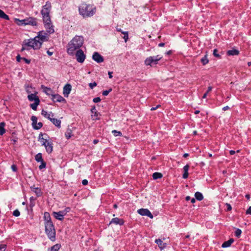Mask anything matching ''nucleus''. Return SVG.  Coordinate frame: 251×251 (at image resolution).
Wrapping results in <instances>:
<instances>
[{
  "instance_id": "3",
  "label": "nucleus",
  "mask_w": 251,
  "mask_h": 251,
  "mask_svg": "<svg viewBox=\"0 0 251 251\" xmlns=\"http://www.w3.org/2000/svg\"><path fill=\"white\" fill-rule=\"evenodd\" d=\"M79 13L83 18L93 16L96 12V7L91 4L82 3L78 8Z\"/></svg>"
},
{
  "instance_id": "37",
  "label": "nucleus",
  "mask_w": 251,
  "mask_h": 251,
  "mask_svg": "<svg viewBox=\"0 0 251 251\" xmlns=\"http://www.w3.org/2000/svg\"><path fill=\"white\" fill-rule=\"evenodd\" d=\"M162 175L160 173L155 172L152 175V177L154 179H157L158 178H160L162 177Z\"/></svg>"
},
{
  "instance_id": "48",
  "label": "nucleus",
  "mask_w": 251,
  "mask_h": 251,
  "mask_svg": "<svg viewBox=\"0 0 251 251\" xmlns=\"http://www.w3.org/2000/svg\"><path fill=\"white\" fill-rule=\"evenodd\" d=\"M6 245L4 244H0V251H4L5 250Z\"/></svg>"
},
{
  "instance_id": "38",
  "label": "nucleus",
  "mask_w": 251,
  "mask_h": 251,
  "mask_svg": "<svg viewBox=\"0 0 251 251\" xmlns=\"http://www.w3.org/2000/svg\"><path fill=\"white\" fill-rule=\"evenodd\" d=\"M25 88L27 93L30 94L32 92L31 89H32V87L29 84H26L25 85Z\"/></svg>"
},
{
  "instance_id": "18",
  "label": "nucleus",
  "mask_w": 251,
  "mask_h": 251,
  "mask_svg": "<svg viewBox=\"0 0 251 251\" xmlns=\"http://www.w3.org/2000/svg\"><path fill=\"white\" fill-rule=\"evenodd\" d=\"M28 100L30 101H36L37 100H40L39 97L36 95V94H30L27 96Z\"/></svg>"
},
{
  "instance_id": "59",
  "label": "nucleus",
  "mask_w": 251,
  "mask_h": 251,
  "mask_svg": "<svg viewBox=\"0 0 251 251\" xmlns=\"http://www.w3.org/2000/svg\"><path fill=\"white\" fill-rule=\"evenodd\" d=\"M229 109V106H225V107H224L223 108V110L224 111L227 110H228V109Z\"/></svg>"
},
{
  "instance_id": "58",
  "label": "nucleus",
  "mask_w": 251,
  "mask_h": 251,
  "mask_svg": "<svg viewBox=\"0 0 251 251\" xmlns=\"http://www.w3.org/2000/svg\"><path fill=\"white\" fill-rule=\"evenodd\" d=\"M212 89V87L211 86H209L208 87L207 90L206 92H207V93H208L209 92L211 91Z\"/></svg>"
},
{
  "instance_id": "61",
  "label": "nucleus",
  "mask_w": 251,
  "mask_h": 251,
  "mask_svg": "<svg viewBox=\"0 0 251 251\" xmlns=\"http://www.w3.org/2000/svg\"><path fill=\"white\" fill-rule=\"evenodd\" d=\"M47 53L49 56H51L53 54V52L50 51V50H47Z\"/></svg>"
},
{
  "instance_id": "12",
  "label": "nucleus",
  "mask_w": 251,
  "mask_h": 251,
  "mask_svg": "<svg viewBox=\"0 0 251 251\" xmlns=\"http://www.w3.org/2000/svg\"><path fill=\"white\" fill-rule=\"evenodd\" d=\"M42 146H44L46 151L49 154L52 152L53 151V144L51 141H48L46 143L44 142L42 143Z\"/></svg>"
},
{
  "instance_id": "56",
  "label": "nucleus",
  "mask_w": 251,
  "mask_h": 251,
  "mask_svg": "<svg viewBox=\"0 0 251 251\" xmlns=\"http://www.w3.org/2000/svg\"><path fill=\"white\" fill-rule=\"evenodd\" d=\"M91 112H92V113H94L95 112H97V109H96V107H95V106H93V107L92 108V109H91Z\"/></svg>"
},
{
  "instance_id": "4",
  "label": "nucleus",
  "mask_w": 251,
  "mask_h": 251,
  "mask_svg": "<svg viewBox=\"0 0 251 251\" xmlns=\"http://www.w3.org/2000/svg\"><path fill=\"white\" fill-rule=\"evenodd\" d=\"M45 232L48 237L51 241H55L56 239V232L53 223L45 224Z\"/></svg>"
},
{
  "instance_id": "23",
  "label": "nucleus",
  "mask_w": 251,
  "mask_h": 251,
  "mask_svg": "<svg viewBox=\"0 0 251 251\" xmlns=\"http://www.w3.org/2000/svg\"><path fill=\"white\" fill-rule=\"evenodd\" d=\"M50 121L58 128H60L61 121L60 120L51 118Z\"/></svg>"
},
{
  "instance_id": "16",
  "label": "nucleus",
  "mask_w": 251,
  "mask_h": 251,
  "mask_svg": "<svg viewBox=\"0 0 251 251\" xmlns=\"http://www.w3.org/2000/svg\"><path fill=\"white\" fill-rule=\"evenodd\" d=\"M110 224H114L115 225H123L124 224V221L122 219L118 218H114L112 219L110 222Z\"/></svg>"
},
{
  "instance_id": "33",
  "label": "nucleus",
  "mask_w": 251,
  "mask_h": 251,
  "mask_svg": "<svg viewBox=\"0 0 251 251\" xmlns=\"http://www.w3.org/2000/svg\"><path fill=\"white\" fill-rule=\"evenodd\" d=\"M65 135L66 138L67 139H70L73 136L72 130H71V129H70L69 128H67Z\"/></svg>"
},
{
  "instance_id": "27",
  "label": "nucleus",
  "mask_w": 251,
  "mask_h": 251,
  "mask_svg": "<svg viewBox=\"0 0 251 251\" xmlns=\"http://www.w3.org/2000/svg\"><path fill=\"white\" fill-rule=\"evenodd\" d=\"M117 31L119 32H121L122 33H123L124 36L123 37V38L125 40V41L126 42L128 39V33L127 31H123L121 28H117Z\"/></svg>"
},
{
  "instance_id": "40",
  "label": "nucleus",
  "mask_w": 251,
  "mask_h": 251,
  "mask_svg": "<svg viewBox=\"0 0 251 251\" xmlns=\"http://www.w3.org/2000/svg\"><path fill=\"white\" fill-rule=\"evenodd\" d=\"M241 233H242V230L239 228H237L235 232V235L237 237L239 238L241 236Z\"/></svg>"
},
{
  "instance_id": "17",
  "label": "nucleus",
  "mask_w": 251,
  "mask_h": 251,
  "mask_svg": "<svg viewBox=\"0 0 251 251\" xmlns=\"http://www.w3.org/2000/svg\"><path fill=\"white\" fill-rule=\"evenodd\" d=\"M44 220L45 221V225L49 223H52L50 214L48 212H45L44 214Z\"/></svg>"
},
{
  "instance_id": "15",
  "label": "nucleus",
  "mask_w": 251,
  "mask_h": 251,
  "mask_svg": "<svg viewBox=\"0 0 251 251\" xmlns=\"http://www.w3.org/2000/svg\"><path fill=\"white\" fill-rule=\"evenodd\" d=\"M52 215L55 219L60 221H62L64 219V216H65L62 211H59V212H53Z\"/></svg>"
},
{
  "instance_id": "9",
  "label": "nucleus",
  "mask_w": 251,
  "mask_h": 251,
  "mask_svg": "<svg viewBox=\"0 0 251 251\" xmlns=\"http://www.w3.org/2000/svg\"><path fill=\"white\" fill-rule=\"evenodd\" d=\"M138 214L142 216H146L152 219L153 216L150 211L148 209L141 208L137 210Z\"/></svg>"
},
{
  "instance_id": "6",
  "label": "nucleus",
  "mask_w": 251,
  "mask_h": 251,
  "mask_svg": "<svg viewBox=\"0 0 251 251\" xmlns=\"http://www.w3.org/2000/svg\"><path fill=\"white\" fill-rule=\"evenodd\" d=\"M162 58V56L160 55L156 56H150L147 57L145 61V64L146 66H150L153 67L158 64V62Z\"/></svg>"
},
{
  "instance_id": "45",
  "label": "nucleus",
  "mask_w": 251,
  "mask_h": 251,
  "mask_svg": "<svg viewBox=\"0 0 251 251\" xmlns=\"http://www.w3.org/2000/svg\"><path fill=\"white\" fill-rule=\"evenodd\" d=\"M13 215L15 217H18L20 215V212L18 209H16L13 211Z\"/></svg>"
},
{
  "instance_id": "54",
  "label": "nucleus",
  "mask_w": 251,
  "mask_h": 251,
  "mask_svg": "<svg viewBox=\"0 0 251 251\" xmlns=\"http://www.w3.org/2000/svg\"><path fill=\"white\" fill-rule=\"evenodd\" d=\"M227 211H230L232 209L231 206L230 204L226 203Z\"/></svg>"
},
{
  "instance_id": "7",
  "label": "nucleus",
  "mask_w": 251,
  "mask_h": 251,
  "mask_svg": "<svg viewBox=\"0 0 251 251\" xmlns=\"http://www.w3.org/2000/svg\"><path fill=\"white\" fill-rule=\"evenodd\" d=\"M75 57L78 62L82 63L86 58V55L82 50L79 49L75 53Z\"/></svg>"
},
{
  "instance_id": "34",
  "label": "nucleus",
  "mask_w": 251,
  "mask_h": 251,
  "mask_svg": "<svg viewBox=\"0 0 251 251\" xmlns=\"http://www.w3.org/2000/svg\"><path fill=\"white\" fill-rule=\"evenodd\" d=\"M36 198L31 197L29 199V206L31 208H32L35 205V201Z\"/></svg>"
},
{
  "instance_id": "57",
  "label": "nucleus",
  "mask_w": 251,
  "mask_h": 251,
  "mask_svg": "<svg viewBox=\"0 0 251 251\" xmlns=\"http://www.w3.org/2000/svg\"><path fill=\"white\" fill-rule=\"evenodd\" d=\"M24 20H19V21L21 23V24H19V25H26L25 22L23 21Z\"/></svg>"
},
{
  "instance_id": "46",
  "label": "nucleus",
  "mask_w": 251,
  "mask_h": 251,
  "mask_svg": "<svg viewBox=\"0 0 251 251\" xmlns=\"http://www.w3.org/2000/svg\"><path fill=\"white\" fill-rule=\"evenodd\" d=\"M70 208L69 207H66L64 210H62V212L63 213L64 215H66L68 212L70 211Z\"/></svg>"
},
{
  "instance_id": "2",
  "label": "nucleus",
  "mask_w": 251,
  "mask_h": 251,
  "mask_svg": "<svg viewBox=\"0 0 251 251\" xmlns=\"http://www.w3.org/2000/svg\"><path fill=\"white\" fill-rule=\"evenodd\" d=\"M83 44V38L81 36H75L68 44L67 52L70 55H73L75 50L79 48Z\"/></svg>"
},
{
  "instance_id": "19",
  "label": "nucleus",
  "mask_w": 251,
  "mask_h": 251,
  "mask_svg": "<svg viewBox=\"0 0 251 251\" xmlns=\"http://www.w3.org/2000/svg\"><path fill=\"white\" fill-rule=\"evenodd\" d=\"M31 189L33 192H34L36 194L38 197H40L42 194L41 190L39 188L35 187V186H33L32 187H31Z\"/></svg>"
},
{
  "instance_id": "30",
  "label": "nucleus",
  "mask_w": 251,
  "mask_h": 251,
  "mask_svg": "<svg viewBox=\"0 0 251 251\" xmlns=\"http://www.w3.org/2000/svg\"><path fill=\"white\" fill-rule=\"evenodd\" d=\"M195 197L196 199H197L198 201H201L203 200V196L202 194L199 192H197L195 194Z\"/></svg>"
},
{
  "instance_id": "28",
  "label": "nucleus",
  "mask_w": 251,
  "mask_h": 251,
  "mask_svg": "<svg viewBox=\"0 0 251 251\" xmlns=\"http://www.w3.org/2000/svg\"><path fill=\"white\" fill-rule=\"evenodd\" d=\"M60 248L61 245L59 244H56L50 248H49L48 251H58Z\"/></svg>"
},
{
  "instance_id": "36",
  "label": "nucleus",
  "mask_w": 251,
  "mask_h": 251,
  "mask_svg": "<svg viewBox=\"0 0 251 251\" xmlns=\"http://www.w3.org/2000/svg\"><path fill=\"white\" fill-rule=\"evenodd\" d=\"M5 123L1 122L0 123V135H2L5 132V130L4 129Z\"/></svg>"
},
{
  "instance_id": "8",
  "label": "nucleus",
  "mask_w": 251,
  "mask_h": 251,
  "mask_svg": "<svg viewBox=\"0 0 251 251\" xmlns=\"http://www.w3.org/2000/svg\"><path fill=\"white\" fill-rule=\"evenodd\" d=\"M37 118L35 116H32L31 120L32 121V126L34 129L38 130L43 126V123L39 122L37 123Z\"/></svg>"
},
{
  "instance_id": "41",
  "label": "nucleus",
  "mask_w": 251,
  "mask_h": 251,
  "mask_svg": "<svg viewBox=\"0 0 251 251\" xmlns=\"http://www.w3.org/2000/svg\"><path fill=\"white\" fill-rule=\"evenodd\" d=\"M44 91L48 95H51L52 90L50 88L45 87Z\"/></svg>"
},
{
  "instance_id": "39",
  "label": "nucleus",
  "mask_w": 251,
  "mask_h": 251,
  "mask_svg": "<svg viewBox=\"0 0 251 251\" xmlns=\"http://www.w3.org/2000/svg\"><path fill=\"white\" fill-rule=\"evenodd\" d=\"M112 133L115 136H121L122 135V133L121 131H119L116 130H112Z\"/></svg>"
},
{
  "instance_id": "60",
  "label": "nucleus",
  "mask_w": 251,
  "mask_h": 251,
  "mask_svg": "<svg viewBox=\"0 0 251 251\" xmlns=\"http://www.w3.org/2000/svg\"><path fill=\"white\" fill-rule=\"evenodd\" d=\"M235 151H233V150H230L229 151V153L230 155H233L235 153Z\"/></svg>"
},
{
  "instance_id": "31",
  "label": "nucleus",
  "mask_w": 251,
  "mask_h": 251,
  "mask_svg": "<svg viewBox=\"0 0 251 251\" xmlns=\"http://www.w3.org/2000/svg\"><path fill=\"white\" fill-rule=\"evenodd\" d=\"M35 160L38 162H41L44 161L42 158V154L41 153H37L35 156Z\"/></svg>"
},
{
  "instance_id": "63",
  "label": "nucleus",
  "mask_w": 251,
  "mask_h": 251,
  "mask_svg": "<svg viewBox=\"0 0 251 251\" xmlns=\"http://www.w3.org/2000/svg\"><path fill=\"white\" fill-rule=\"evenodd\" d=\"M164 45H165V43H160L158 44V46L160 47H164Z\"/></svg>"
},
{
  "instance_id": "47",
  "label": "nucleus",
  "mask_w": 251,
  "mask_h": 251,
  "mask_svg": "<svg viewBox=\"0 0 251 251\" xmlns=\"http://www.w3.org/2000/svg\"><path fill=\"white\" fill-rule=\"evenodd\" d=\"M97 85V83L96 82H94L93 83H90L89 85V87L91 88V89H93L94 87L96 86Z\"/></svg>"
},
{
  "instance_id": "1",
  "label": "nucleus",
  "mask_w": 251,
  "mask_h": 251,
  "mask_svg": "<svg viewBox=\"0 0 251 251\" xmlns=\"http://www.w3.org/2000/svg\"><path fill=\"white\" fill-rule=\"evenodd\" d=\"M43 22L46 29V32L40 31L38 32V35L34 38L25 40L22 43L21 52L25 50H29L31 49L34 50H39L44 42L49 40V34L54 32L53 26L51 23L50 19V21H43Z\"/></svg>"
},
{
  "instance_id": "5",
  "label": "nucleus",
  "mask_w": 251,
  "mask_h": 251,
  "mask_svg": "<svg viewBox=\"0 0 251 251\" xmlns=\"http://www.w3.org/2000/svg\"><path fill=\"white\" fill-rule=\"evenodd\" d=\"M51 5L49 1H47L41 10V13L42 15L43 21H50V13L51 10Z\"/></svg>"
},
{
  "instance_id": "22",
  "label": "nucleus",
  "mask_w": 251,
  "mask_h": 251,
  "mask_svg": "<svg viewBox=\"0 0 251 251\" xmlns=\"http://www.w3.org/2000/svg\"><path fill=\"white\" fill-rule=\"evenodd\" d=\"M189 165L187 164L183 167V170H184V174L183 175V178L184 179H186L188 178L189 174H188V170L189 169Z\"/></svg>"
},
{
  "instance_id": "21",
  "label": "nucleus",
  "mask_w": 251,
  "mask_h": 251,
  "mask_svg": "<svg viewBox=\"0 0 251 251\" xmlns=\"http://www.w3.org/2000/svg\"><path fill=\"white\" fill-rule=\"evenodd\" d=\"M226 54L228 56L238 55L239 54V51L236 49H233L227 51Z\"/></svg>"
},
{
  "instance_id": "51",
  "label": "nucleus",
  "mask_w": 251,
  "mask_h": 251,
  "mask_svg": "<svg viewBox=\"0 0 251 251\" xmlns=\"http://www.w3.org/2000/svg\"><path fill=\"white\" fill-rule=\"evenodd\" d=\"M23 60L26 63V64H30V59H28L26 58H25V57H23Z\"/></svg>"
},
{
  "instance_id": "64",
  "label": "nucleus",
  "mask_w": 251,
  "mask_h": 251,
  "mask_svg": "<svg viewBox=\"0 0 251 251\" xmlns=\"http://www.w3.org/2000/svg\"><path fill=\"white\" fill-rule=\"evenodd\" d=\"M207 94H208L207 92H205V93L203 94V96H202V99H205V98H206V97H207Z\"/></svg>"
},
{
  "instance_id": "55",
  "label": "nucleus",
  "mask_w": 251,
  "mask_h": 251,
  "mask_svg": "<svg viewBox=\"0 0 251 251\" xmlns=\"http://www.w3.org/2000/svg\"><path fill=\"white\" fill-rule=\"evenodd\" d=\"M88 180L87 179H83L82 181V184L83 185H86L88 184Z\"/></svg>"
},
{
  "instance_id": "42",
  "label": "nucleus",
  "mask_w": 251,
  "mask_h": 251,
  "mask_svg": "<svg viewBox=\"0 0 251 251\" xmlns=\"http://www.w3.org/2000/svg\"><path fill=\"white\" fill-rule=\"evenodd\" d=\"M213 54L216 57H217L218 58H221V55L219 53H218V50L217 49H215L213 50Z\"/></svg>"
},
{
  "instance_id": "26",
  "label": "nucleus",
  "mask_w": 251,
  "mask_h": 251,
  "mask_svg": "<svg viewBox=\"0 0 251 251\" xmlns=\"http://www.w3.org/2000/svg\"><path fill=\"white\" fill-rule=\"evenodd\" d=\"M155 242L158 245L161 249H163L166 247V244L163 243V241L159 239H156Z\"/></svg>"
},
{
  "instance_id": "10",
  "label": "nucleus",
  "mask_w": 251,
  "mask_h": 251,
  "mask_svg": "<svg viewBox=\"0 0 251 251\" xmlns=\"http://www.w3.org/2000/svg\"><path fill=\"white\" fill-rule=\"evenodd\" d=\"M51 100L53 101V102H59L66 103V100L61 96L58 94H51Z\"/></svg>"
},
{
  "instance_id": "53",
  "label": "nucleus",
  "mask_w": 251,
  "mask_h": 251,
  "mask_svg": "<svg viewBox=\"0 0 251 251\" xmlns=\"http://www.w3.org/2000/svg\"><path fill=\"white\" fill-rule=\"evenodd\" d=\"M23 60V58H22L20 55H18L17 56H16V60L17 62H20L21 61V60Z\"/></svg>"
},
{
  "instance_id": "43",
  "label": "nucleus",
  "mask_w": 251,
  "mask_h": 251,
  "mask_svg": "<svg viewBox=\"0 0 251 251\" xmlns=\"http://www.w3.org/2000/svg\"><path fill=\"white\" fill-rule=\"evenodd\" d=\"M41 165L39 166V168L40 170H42L43 169H44L46 167V163L43 161L41 162Z\"/></svg>"
},
{
  "instance_id": "35",
  "label": "nucleus",
  "mask_w": 251,
  "mask_h": 251,
  "mask_svg": "<svg viewBox=\"0 0 251 251\" xmlns=\"http://www.w3.org/2000/svg\"><path fill=\"white\" fill-rule=\"evenodd\" d=\"M0 18L4 20H9V16L6 15L2 10L0 9Z\"/></svg>"
},
{
  "instance_id": "11",
  "label": "nucleus",
  "mask_w": 251,
  "mask_h": 251,
  "mask_svg": "<svg viewBox=\"0 0 251 251\" xmlns=\"http://www.w3.org/2000/svg\"><path fill=\"white\" fill-rule=\"evenodd\" d=\"M23 21L25 22L26 25L35 26L37 25V19L34 17H29L24 19Z\"/></svg>"
},
{
  "instance_id": "49",
  "label": "nucleus",
  "mask_w": 251,
  "mask_h": 251,
  "mask_svg": "<svg viewBox=\"0 0 251 251\" xmlns=\"http://www.w3.org/2000/svg\"><path fill=\"white\" fill-rule=\"evenodd\" d=\"M101 99L100 97H96L93 99V101L95 103H97L100 101Z\"/></svg>"
},
{
  "instance_id": "20",
  "label": "nucleus",
  "mask_w": 251,
  "mask_h": 251,
  "mask_svg": "<svg viewBox=\"0 0 251 251\" xmlns=\"http://www.w3.org/2000/svg\"><path fill=\"white\" fill-rule=\"evenodd\" d=\"M234 239L232 238L230 239L229 240L224 242L222 245V248H227L231 246V245L233 243Z\"/></svg>"
},
{
  "instance_id": "24",
  "label": "nucleus",
  "mask_w": 251,
  "mask_h": 251,
  "mask_svg": "<svg viewBox=\"0 0 251 251\" xmlns=\"http://www.w3.org/2000/svg\"><path fill=\"white\" fill-rule=\"evenodd\" d=\"M44 135L47 136V134L40 133L39 134L38 137V141H40L42 145L43 143L45 142V143H46V142H47L49 141L48 140L43 138Z\"/></svg>"
},
{
  "instance_id": "52",
  "label": "nucleus",
  "mask_w": 251,
  "mask_h": 251,
  "mask_svg": "<svg viewBox=\"0 0 251 251\" xmlns=\"http://www.w3.org/2000/svg\"><path fill=\"white\" fill-rule=\"evenodd\" d=\"M246 213L247 215H251V206L246 210Z\"/></svg>"
},
{
  "instance_id": "44",
  "label": "nucleus",
  "mask_w": 251,
  "mask_h": 251,
  "mask_svg": "<svg viewBox=\"0 0 251 251\" xmlns=\"http://www.w3.org/2000/svg\"><path fill=\"white\" fill-rule=\"evenodd\" d=\"M112 91V88H110L107 90H104L102 91V94L103 96H106L108 95V94Z\"/></svg>"
},
{
  "instance_id": "14",
  "label": "nucleus",
  "mask_w": 251,
  "mask_h": 251,
  "mask_svg": "<svg viewBox=\"0 0 251 251\" xmlns=\"http://www.w3.org/2000/svg\"><path fill=\"white\" fill-rule=\"evenodd\" d=\"M72 89V86L70 84H66L63 87V93L65 97H68Z\"/></svg>"
},
{
  "instance_id": "25",
  "label": "nucleus",
  "mask_w": 251,
  "mask_h": 251,
  "mask_svg": "<svg viewBox=\"0 0 251 251\" xmlns=\"http://www.w3.org/2000/svg\"><path fill=\"white\" fill-rule=\"evenodd\" d=\"M41 114L43 116H44L45 117L47 118V119H48L50 120L51 118L50 117V115H51L52 117L53 116V114L51 112H50V113H48L46 111H45L44 110H42V111L41 112Z\"/></svg>"
},
{
  "instance_id": "32",
  "label": "nucleus",
  "mask_w": 251,
  "mask_h": 251,
  "mask_svg": "<svg viewBox=\"0 0 251 251\" xmlns=\"http://www.w3.org/2000/svg\"><path fill=\"white\" fill-rule=\"evenodd\" d=\"M40 100H37L34 103L30 104V107L34 110H36L38 105L40 104Z\"/></svg>"
},
{
  "instance_id": "13",
  "label": "nucleus",
  "mask_w": 251,
  "mask_h": 251,
  "mask_svg": "<svg viewBox=\"0 0 251 251\" xmlns=\"http://www.w3.org/2000/svg\"><path fill=\"white\" fill-rule=\"evenodd\" d=\"M92 58L98 63H101L104 61L103 57L98 52H95L93 53Z\"/></svg>"
},
{
  "instance_id": "50",
  "label": "nucleus",
  "mask_w": 251,
  "mask_h": 251,
  "mask_svg": "<svg viewBox=\"0 0 251 251\" xmlns=\"http://www.w3.org/2000/svg\"><path fill=\"white\" fill-rule=\"evenodd\" d=\"M11 169L12 170V171L13 172H17V166L14 165V164H13L12 166H11Z\"/></svg>"
},
{
  "instance_id": "29",
  "label": "nucleus",
  "mask_w": 251,
  "mask_h": 251,
  "mask_svg": "<svg viewBox=\"0 0 251 251\" xmlns=\"http://www.w3.org/2000/svg\"><path fill=\"white\" fill-rule=\"evenodd\" d=\"M201 62L202 63L203 65H205L208 63L209 60L207 58V52L206 53V54L202 58H201Z\"/></svg>"
},
{
  "instance_id": "62",
  "label": "nucleus",
  "mask_w": 251,
  "mask_h": 251,
  "mask_svg": "<svg viewBox=\"0 0 251 251\" xmlns=\"http://www.w3.org/2000/svg\"><path fill=\"white\" fill-rule=\"evenodd\" d=\"M112 74V72H108V73L109 77L110 78H111L113 77Z\"/></svg>"
}]
</instances>
